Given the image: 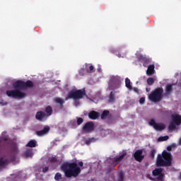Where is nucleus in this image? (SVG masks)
Returning a JSON list of instances; mask_svg holds the SVG:
<instances>
[{"label":"nucleus","instance_id":"f257e3e1","mask_svg":"<svg viewBox=\"0 0 181 181\" xmlns=\"http://www.w3.org/2000/svg\"><path fill=\"white\" fill-rule=\"evenodd\" d=\"M19 153L18 144L8 138H0V169L16 160Z\"/></svg>","mask_w":181,"mask_h":181},{"label":"nucleus","instance_id":"f03ea898","mask_svg":"<svg viewBox=\"0 0 181 181\" xmlns=\"http://www.w3.org/2000/svg\"><path fill=\"white\" fill-rule=\"evenodd\" d=\"M33 82L32 81H16L13 83V90H8L6 94L8 97L11 98H25L26 93L22 90H27V88H32L33 87Z\"/></svg>","mask_w":181,"mask_h":181},{"label":"nucleus","instance_id":"7ed1b4c3","mask_svg":"<svg viewBox=\"0 0 181 181\" xmlns=\"http://www.w3.org/2000/svg\"><path fill=\"white\" fill-rule=\"evenodd\" d=\"M84 166V163L80 161L78 163H65L61 168L65 174L66 177H77L81 173V168Z\"/></svg>","mask_w":181,"mask_h":181},{"label":"nucleus","instance_id":"20e7f679","mask_svg":"<svg viewBox=\"0 0 181 181\" xmlns=\"http://www.w3.org/2000/svg\"><path fill=\"white\" fill-rule=\"evenodd\" d=\"M85 95H87V93H86V88L71 90L68 93L65 100L66 101H67V100H74L75 105H78L80 103H78L77 100L83 99Z\"/></svg>","mask_w":181,"mask_h":181},{"label":"nucleus","instance_id":"39448f33","mask_svg":"<svg viewBox=\"0 0 181 181\" xmlns=\"http://www.w3.org/2000/svg\"><path fill=\"white\" fill-rule=\"evenodd\" d=\"M172 153L163 151L162 154H158L156 160L157 166H172Z\"/></svg>","mask_w":181,"mask_h":181},{"label":"nucleus","instance_id":"423d86ee","mask_svg":"<svg viewBox=\"0 0 181 181\" xmlns=\"http://www.w3.org/2000/svg\"><path fill=\"white\" fill-rule=\"evenodd\" d=\"M149 100L153 103H159L162 101L163 98V88H156L151 93L148 95Z\"/></svg>","mask_w":181,"mask_h":181},{"label":"nucleus","instance_id":"0eeeda50","mask_svg":"<svg viewBox=\"0 0 181 181\" xmlns=\"http://www.w3.org/2000/svg\"><path fill=\"white\" fill-rule=\"evenodd\" d=\"M148 124L151 127H153L156 131H158V132H162V131L166 129V125H165V124L157 123L153 119H150Z\"/></svg>","mask_w":181,"mask_h":181},{"label":"nucleus","instance_id":"6e6552de","mask_svg":"<svg viewBox=\"0 0 181 181\" xmlns=\"http://www.w3.org/2000/svg\"><path fill=\"white\" fill-rule=\"evenodd\" d=\"M94 129H95V126L94 125V122L92 121L85 123L82 128V131H83L86 134H91Z\"/></svg>","mask_w":181,"mask_h":181},{"label":"nucleus","instance_id":"1a4fd4ad","mask_svg":"<svg viewBox=\"0 0 181 181\" xmlns=\"http://www.w3.org/2000/svg\"><path fill=\"white\" fill-rule=\"evenodd\" d=\"M144 150L143 149H139L135 151L134 153V158L136 162H142L144 159L145 158V156H144Z\"/></svg>","mask_w":181,"mask_h":181},{"label":"nucleus","instance_id":"9d476101","mask_svg":"<svg viewBox=\"0 0 181 181\" xmlns=\"http://www.w3.org/2000/svg\"><path fill=\"white\" fill-rule=\"evenodd\" d=\"M163 168H155L152 173L153 176H158V180H163Z\"/></svg>","mask_w":181,"mask_h":181},{"label":"nucleus","instance_id":"9b49d317","mask_svg":"<svg viewBox=\"0 0 181 181\" xmlns=\"http://www.w3.org/2000/svg\"><path fill=\"white\" fill-rule=\"evenodd\" d=\"M125 156H127V153H123L119 157L115 158L112 160V168H115V166H117V165H118V163H119V162H121V160H122V159H124V158H125Z\"/></svg>","mask_w":181,"mask_h":181},{"label":"nucleus","instance_id":"f8f14e48","mask_svg":"<svg viewBox=\"0 0 181 181\" xmlns=\"http://www.w3.org/2000/svg\"><path fill=\"white\" fill-rule=\"evenodd\" d=\"M49 131H50V127L49 126H45L42 130L37 131L35 134L37 136H43L46 135Z\"/></svg>","mask_w":181,"mask_h":181},{"label":"nucleus","instance_id":"ddd939ff","mask_svg":"<svg viewBox=\"0 0 181 181\" xmlns=\"http://www.w3.org/2000/svg\"><path fill=\"white\" fill-rule=\"evenodd\" d=\"M101 119H111L112 118V115L110 113V112L107 110H105L103 111L101 115H100Z\"/></svg>","mask_w":181,"mask_h":181},{"label":"nucleus","instance_id":"4468645a","mask_svg":"<svg viewBox=\"0 0 181 181\" xmlns=\"http://www.w3.org/2000/svg\"><path fill=\"white\" fill-rule=\"evenodd\" d=\"M172 120L175 124H176L177 127H179L181 124V115H171Z\"/></svg>","mask_w":181,"mask_h":181},{"label":"nucleus","instance_id":"2eb2a0df","mask_svg":"<svg viewBox=\"0 0 181 181\" xmlns=\"http://www.w3.org/2000/svg\"><path fill=\"white\" fill-rule=\"evenodd\" d=\"M90 119H98L100 117V112L92 110L88 113Z\"/></svg>","mask_w":181,"mask_h":181},{"label":"nucleus","instance_id":"dca6fc26","mask_svg":"<svg viewBox=\"0 0 181 181\" xmlns=\"http://www.w3.org/2000/svg\"><path fill=\"white\" fill-rule=\"evenodd\" d=\"M23 158H33V151L32 148H28L22 153Z\"/></svg>","mask_w":181,"mask_h":181},{"label":"nucleus","instance_id":"f3484780","mask_svg":"<svg viewBox=\"0 0 181 181\" xmlns=\"http://www.w3.org/2000/svg\"><path fill=\"white\" fill-rule=\"evenodd\" d=\"M35 118L38 121H43L46 118V113L42 111H39L35 115Z\"/></svg>","mask_w":181,"mask_h":181},{"label":"nucleus","instance_id":"a211bd4d","mask_svg":"<svg viewBox=\"0 0 181 181\" xmlns=\"http://www.w3.org/2000/svg\"><path fill=\"white\" fill-rule=\"evenodd\" d=\"M146 74L147 76H153L155 74V65L151 64L148 66Z\"/></svg>","mask_w":181,"mask_h":181},{"label":"nucleus","instance_id":"6ab92c4d","mask_svg":"<svg viewBox=\"0 0 181 181\" xmlns=\"http://www.w3.org/2000/svg\"><path fill=\"white\" fill-rule=\"evenodd\" d=\"M37 146V141L36 140H30L28 143L25 145L27 148H36Z\"/></svg>","mask_w":181,"mask_h":181},{"label":"nucleus","instance_id":"aec40b11","mask_svg":"<svg viewBox=\"0 0 181 181\" xmlns=\"http://www.w3.org/2000/svg\"><path fill=\"white\" fill-rule=\"evenodd\" d=\"M138 59L139 62H141V63H144V66H145V63H149V59L146 58V57H144L143 55H139Z\"/></svg>","mask_w":181,"mask_h":181},{"label":"nucleus","instance_id":"412c9836","mask_svg":"<svg viewBox=\"0 0 181 181\" xmlns=\"http://www.w3.org/2000/svg\"><path fill=\"white\" fill-rule=\"evenodd\" d=\"M174 84H168L165 87V93L167 95L171 94L173 90Z\"/></svg>","mask_w":181,"mask_h":181},{"label":"nucleus","instance_id":"4be33fe9","mask_svg":"<svg viewBox=\"0 0 181 181\" xmlns=\"http://www.w3.org/2000/svg\"><path fill=\"white\" fill-rule=\"evenodd\" d=\"M45 112L47 115V117H50V115H52V114H53V108L52 107V106L48 105L45 107Z\"/></svg>","mask_w":181,"mask_h":181},{"label":"nucleus","instance_id":"5701e85b","mask_svg":"<svg viewBox=\"0 0 181 181\" xmlns=\"http://www.w3.org/2000/svg\"><path fill=\"white\" fill-rule=\"evenodd\" d=\"M83 141L86 144V145H90L91 144H93V142H95V138L94 137H90L88 139H83Z\"/></svg>","mask_w":181,"mask_h":181},{"label":"nucleus","instance_id":"b1692460","mask_svg":"<svg viewBox=\"0 0 181 181\" xmlns=\"http://www.w3.org/2000/svg\"><path fill=\"white\" fill-rule=\"evenodd\" d=\"M176 127H177V124L175 123L173 120L168 125V131H175L176 129Z\"/></svg>","mask_w":181,"mask_h":181},{"label":"nucleus","instance_id":"393cba45","mask_svg":"<svg viewBox=\"0 0 181 181\" xmlns=\"http://www.w3.org/2000/svg\"><path fill=\"white\" fill-rule=\"evenodd\" d=\"M54 101L55 103H57V104H59L62 108H63V104H64V100L62 99V98H55Z\"/></svg>","mask_w":181,"mask_h":181},{"label":"nucleus","instance_id":"a878e982","mask_svg":"<svg viewBox=\"0 0 181 181\" xmlns=\"http://www.w3.org/2000/svg\"><path fill=\"white\" fill-rule=\"evenodd\" d=\"M119 87V83H108L109 90H115Z\"/></svg>","mask_w":181,"mask_h":181},{"label":"nucleus","instance_id":"bb28decb","mask_svg":"<svg viewBox=\"0 0 181 181\" xmlns=\"http://www.w3.org/2000/svg\"><path fill=\"white\" fill-rule=\"evenodd\" d=\"M125 86L128 90H132V86H131V80H129L128 78L125 79Z\"/></svg>","mask_w":181,"mask_h":181},{"label":"nucleus","instance_id":"cd10ccee","mask_svg":"<svg viewBox=\"0 0 181 181\" xmlns=\"http://www.w3.org/2000/svg\"><path fill=\"white\" fill-rule=\"evenodd\" d=\"M86 67L87 73H93L94 66L92 64H86Z\"/></svg>","mask_w":181,"mask_h":181},{"label":"nucleus","instance_id":"c85d7f7f","mask_svg":"<svg viewBox=\"0 0 181 181\" xmlns=\"http://www.w3.org/2000/svg\"><path fill=\"white\" fill-rule=\"evenodd\" d=\"M115 101V95L114 92H110L109 95V103H114Z\"/></svg>","mask_w":181,"mask_h":181},{"label":"nucleus","instance_id":"c756f323","mask_svg":"<svg viewBox=\"0 0 181 181\" xmlns=\"http://www.w3.org/2000/svg\"><path fill=\"white\" fill-rule=\"evenodd\" d=\"M155 78L153 77H150L148 78H147V84L148 86H152L153 84V83H155Z\"/></svg>","mask_w":181,"mask_h":181},{"label":"nucleus","instance_id":"7c9ffc66","mask_svg":"<svg viewBox=\"0 0 181 181\" xmlns=\"http://www.w3.org/2000/svg\"><path fill=\"white\" fill-rule=\"evenodd\" d=\"M83 122H84V119H83L82 117H76V124L78 127L81 125Z\"/></svg>","mask_w":181,"mask_h":181},{"label":"nucleus","instance_id":"2f4dec72","mask_svg":"<svg viewBox=\"0 0 181 181\" xmlns=\"http://www.w3.org/2000/svg\"><path fill=\"white\" fill-rule=\"evenodd\" d=\"M69 124L71 126V128H77V127H78L76 120H71Z\"/></svg>","mask_w":181,"mask_h":181},{"label":"nucleus","instance_id":"473e14b6","mask_svg":"<svg viewBox=\"0 0 181 181\" xmlns=\"http://www.w3.org/2000/svg\"><path fill=\"white\" fill-rule=\"evenodd\" d=\"M168 139H169V136H160L159 138H158V141H160V142H163V141H168Z\"/></svg>","mask_w":181,"mask_h":181},{"label":"nucleus","instance_id":"72a5a7b5","mask_svg":"<svg viewBox=\"0 0 181 181\" xmlns=\"http://www.w3.org/2000/svg\"><path fill=\"white\" fill-rule=\"evenodd\" d=\"M155 155H156V150L154 148L151 149V153H150V156L152 159L155 158Z\"/></svg>","mask_w":181,"mask_h":181},{"label":"nucleus","instance_id":"f704fd0d","mask_svg":"<svg viewBox=\"0 0 181 181\" xmlns=\"http://www.w3.org/2000/svg\"><path fill=\"white\" fill-rule=\"evenodd\" d=\"M124 175L123 172L119 173L118 181H124Z\"/></svg>","mask_w":181,"mask_h":181},{"label":"nucleus","instance_id":"c9c22d12","mask_svg":"<svg viewBox=\"0 0 181 181\" xmlns=\"http://www.w3.org/2000/svg\"><path fill=\"white\" fill-rule=\"evenodd\" d=\"M49 162L50 163H56L57 162V157L56 156H52L49 158Z\"/></svg>","mask_w":181,"mask_h":181},{"label":"nucleus","instance_id":"e433bc0d","mask_svg":"<svg viewBox=\"0 0 181 181\" xmlns=\"http://www.w3.org/2000/svg\"><path fill=\"white\" fill-rule=\"evenodd\" d=\"M55 180H60L62 179V174L60 173H57L54 176Z\"/></svg>","mask_w":181,"mask_h":181},{"label":"nucleus","instance_id":"4c0bfd02","mask_svg":"<svg viewBox=\"0 0 181 181\" xmlns=\"http://www.w3.org/2000/svg\"><path fill=\"white\" fill-rule=\"evenodd\" d=\"M175 144H172L171 146H168L167 147V151H168L169 152H170V151H172V148H175Z\"/></svg>","mask_w":181,"mask_h":181},{"label":"nucleus","instance_id":"58836bf2","mask_svg":"<svg viewBox=\"0 0 181 181\" xmlns=\"http://www.w3.org/2000/svg\"><path fill=\"white\" fill-rule=\"evenodd\" d=\"M139 103H140V104H145V98H144V97H141V98L139 99Z\"/></svg>","mask_w":181,"mask_h":181},{"label":"nucleus","instance_id":"ea45409f","mask_svg":"<svg viewBox=\"0 0 181 181\" xmlns=\"http://www.w3.org/2000/svg\"><path fill=\"white\" fill-rule=\"evenodd\" d=\"M47 170H49V167H47V166L42 168L43 173H46V172H47Z\"/></svg>","mask_w":181,"mask_h":181},{"label":"nucleus","instance_id":"a19ab883","mask_svg":"<svg viewBox=\"0 0 181 181\" xmlns=\"http://www.w3.org/2000/svg\"><path fill=\"white\" fill-rule=\"evenodd\" d=\"M134 91H135L136 93H138V88H134Z\"/></svg>","mask_w":181,"mask_h":181},{"label":"nucleus","instance_id":"79ce46f5","mask_svg":"<svg viewBox=\"0 0 181 181\" xmlns=\"http://www.w3.org/2000/svg\"><path fill=\"white\" fill-rule=\"evenodd\" d=\"M179 145H181V138L179 139Z\"/></svg>","mask_w":181,"mask_h":181},{"label":"nucleus","instance_id":"37998d69","mask_svg":"<svg viewBox=\"0 0 181 181\" xmlns=\"http://www.w3.org/2000/svg\"><path fill=\"white\" fill-rule=\"evenodd\" d=\"M6 104H7V103H6L5 104H3V105H6Z\"/></svg>","mask_w":181,"mask_h":181}]
</instances>
